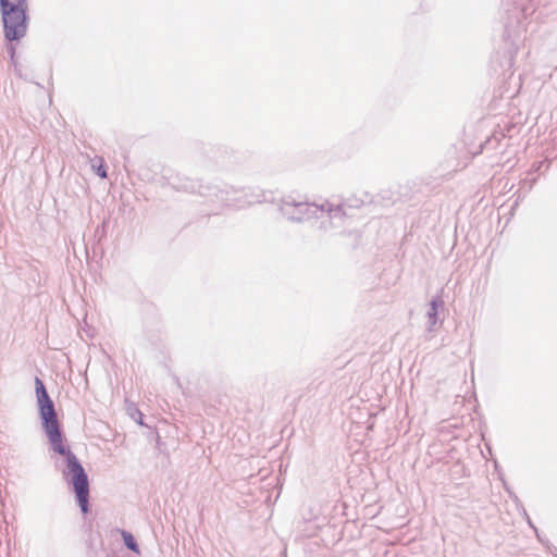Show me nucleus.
Wrapping results in <instances>:
<instances>
[{"label":"nucleus","instance_id":"nucleus-1","mask_svg":"<svg viewBox=\"0 0 557 557\" xmlns=\"http://www.w3.org/2000/svg\"><path fill=\"white\" fill-rule=\"evenodd\" d=\"M35 385L37 399L40 407V416L44 420V429L53 450L66 457L67 468L72 473V483L79 507L84 513H87L89 499V484L87 474L85 473L84 468L78 462L77 458L72 454L70 449L66 448L63 442L53 403L50 399L42 381L36 377Z\"/></svg>","mask_w":557,"mask_h":557},{"label":"nucleus","instance_id":"nucleus-2","mask_svg":"<svg viewBox=\"0 0 557 557\" xmlns=\"http://www.w3.org/2000/svg\"><path fill=\"white\" fill-rule=\"evenodd\" d=\"M5 38L17 40L26 34V9L8 10L2 12Z\"/></svg>","mask_w":557,"mask_h":557},{"label":"nucleus","instance_id":"nucleus-3","mask_svg":"<svg viewBox=\"0 0 557 557\" xmlns=\"http://www.w3.org/2000/svg\"><path fill=\"white\" fill-rule=\"evenodd\" d=\"M1 11L27 9L26 0H0Z\"/></svg>","mask_w":557,"mask_h":557},{"label":"nucleus","instance_id":"nucleus-4","mask_svg":"<svg viewBox=\"0 0 557 557\" xmlns=\"http://www.w3.org/2000/svg\"><path fill=\"white\" fill-rule=\"evenodd\" d=\"M122 536H123L125 545L133 552L138 553V547H137L134 536L131 533L125 532V531L122 532Z\"/></svg>","mask_w":557,"mask_h":557},{"label":"nucleus","instance_id":"nucleus-5","mask_svg":"<svg viewBox=\"0 0 557 557\" xmlns=\"http://www.w3.org/2000/svg\"><path fill=\"white\" fill-rule=\"evenodd\" d=\"M94 169L96 170L97 174L101 177V178H106L107 177V171H106V166H104V162L101 158H99L97 160L96 163H94Z\"/></svg>","mask_w":557,"mask_h":557},{"label":"nucleus","instance_id":"nucleus-6","mask_svg":"<svg viewBox=\"0 0 557 557\" xmlns=\"http://www.w3.org/2000/svg\"><path fill=\"white\" fill-rule=\"evenodd\" d=\"M432 310H433V313L435 314V312H436V302L435 301H432Z\"/></svg>","mask_w":557,"mask_h":557}]
</instances>
